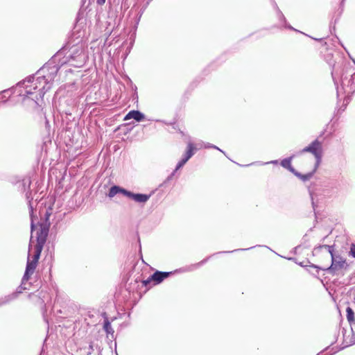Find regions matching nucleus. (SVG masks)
Wrapping results in <instances>:
<instances>
[{"label":"nucleus","instance_id":"nucleus-1","mask_svg":"<svg viewBox=\"0 0 355 355\" xmlns=\"http://www.w3.org/2000/svg\"><path fill=\"white\" fill-rule=\"evenodd\" d=\"M58 70V65L51 62L46 63L35 75L29 76L16 86L1 92L0 103L6 102L12 94H16L22 97L23 101L30 98L38 105L39 101L42 100L45 93L51 88Z\"/></svg>","mask_w":355,"mask_h":355},{"label":"nucleus","instance_id":"nucleus-11","mask_svg":"<svg viewBox=\"0 0 355 355\" xmlns=\"http://www.w3.org/2000/svg\"><path fill=\"white\" fill-rule=\"evenodd\" d=\"M150 196V195H147V194L134 193L131 192L129 198L132 199L133 200H135L137 202L145 203L149 200Z\"/></svg>","mask_w":355,"mask_h":355},{"label":"nucleus","instance_id":"nucleus-9","mask_svg":"<svg viewBox=\"0 0 355 355\" xmlns=\"http://www.w3.org/2000/svg\"><path fill=\"white\" fill-rule=\"evenodd\" d=\"M135 119L137 122H140L145 119V115L139 110H131L124 117V121Z\"/></svg>","mask_w":355,"mask_h":355},{"label":"nucleus","instance_id":"nucleus-7","mask_svg":"<svg viewBox=\"0 0 355 355\" xmlns=\"http://www.w3.org/2000/svg\"><path fill=\"white\" fill-rule=\"evenodd\" d=\"M196 148L193 144L189 142L187 144V151L184 154L182 158L179 161L177 164L176 167L173 172L167 178L166 181H169L172 179L173 176L175 175L177 171L181 168L188 161L189 159L194 155L195 150Z\"/></svg>","mask_w":355,"mask_h":355},{"label":"nucleus","instance_id":"nucleus-29","mask_svg":"<svg viewBox=\"0 0 355 355\" xmlns=\"http://www.w3.org/2000/svg\"><path fill=\"white\" fill-rule=\"evenodd\" d=\"M89 348H90L91 349H92V345H89Z\"/></svg>","mask_w":355,"mask_h":355},{"label":"nucleus","instance_id":"nucleus-12","mask_svg":"<svg viewBox=\"0 0 355 355\" xmlns=\"http://www.w3.org/2000/svg\"><path fill=\"white\" fill-rule=\"evenodd\" d=\"M295 155H293L288 158H285L281 162V166L286 169H288L291 173H295V170L291 165V161L294 158Z\"/></svg>","mask_w":355,"mask_h":355},{"label":"nucleus","instance_id":"nucleus-8","mask_svg":"<svg viewBox=\"0 0 355 355\" xmlns=\"http://www.w3.org/2000/svg\"><path fill=\"white\" fill-rule=\"evenodd\" d=\"M173 272H161L156 271L151 276H150L146 280L143 281V284L147 286L150 282H154L155 284L161 283L164 279L168 277Z\"/></svg>","mask_w":355,"mask_h":355},{"label":"nucleus","instance_id":"nucleus-4","mask_svg":"<svg viewBox=\"0 0 355 355\" xmlns=\"http://www.w3.org/2000/svg\"><path fill=\"white\" fill-rule=\"evenodd\" d=\"M335 85H336V92L337 96L341 93H344L347 94L344 101L346 104L349 103L350 101L349 95L353 94L355 92V72L353 74L347 75V74H342L341 76V84L340 87L338 86L337 82L335 80V78L333 77Z\"/></svg>","mask_w":355,"mask_h":355},{"label":"nucleus","instance_id":"nucleus-21","mask_svg":"<svg viewBox=\"0 0 355 355\" xmlns=\"http://www.w3.org/2000/svg\"><path fill=\"white\" fill-rule=\"evenodd\" d=\"M30 184H31V180L29 179H24V180H23V186L24 187L26 186H28V187H29Z\"/></svg>","mask_w":355,"mask_h":355},{"label":"nucleus","instance_id":"nucleus-17","mask_svg":"<svg viewBox=\"0 0 355 355\" xmlns=\"http://www.w3.org/2000/svg\"><path fill=\"white\" fill-rule=\"evenodd\" d=\"M203 147L205 148H212V147H214V144H211L210 143H207V144L199 143V144H196V146H195V148H196V150L202 148Z\"/></svg>","mask_w":355,"mask_h":355},{"label":"nucleus","instance_id":"nucleus-25","mask_svg":"<svg viewBox=\"0 0 355 355\" xmlns=\"http://www.w3.org/2000/svg\"><path fill=\"white\" fill-rule=\"evenodd\" d=\"M212 148L214 149H216L219 151H220L221 153H223V154H225V152L223 150H222L221 149H220L218 147H217L216 146L214 145V147H212Z\"/></svg>","mask_w":355,"mask_h":355},{"label":"nucleus","instance_id":"nucleus-24","mask_svg":"<svg viewBox=\"0 0 355 355\" xmlns=\"http://www.w3.org/2000/svg\"><path fill=\"white\" fill-rule=\"evenodd\" d=\"M96 2L98 5H103L105 3V0H96Z\"/></svg>","mask_w":355,"mask_h":355},{"label":"nucleus","instance_id":"nucleus-22","mask_svg":"<svg viewBox=\"0 0 355 355\" xmlns=\"http://www.w3.org/2000/svg\"><path fill=\"white\" fill-rule=\"evenodd\" d=\"M254 247H251V248H245V249H238V250H235V251H239V250H248L250 249H252ZM234 252V250H232V251H228V252H223V253H231V252Z\"/></svg>","mask_w":355,"mask_h":355},{"label":"nucleus","instance_id":"nucleus-14","mask_svg":"<svg viewBox=\"0 0 355 355\" xmlns=\"http://www.w3.org/2000/svg\"><path fill=\"white\" fill-rule=\"evenodd\" d=\"M346 312H347V319L349 321V322L350 323V324H352V322H354V313L353 310L349 306H348L347 308Z\"/></svg>","mask_w":355,"mask_h":355},{"label":"nucleus","instance_id":"nucleus-6","mask_svg":"<svg viewBox=\"0 0 355 355\" xmlns=\"http://www.w3.org/2000/svg\"><path fill=\"white\" fill-rule=\"evenodd\" d=\"M305 153L313 154L316 159L315 168L320 164L322 156V144L318 139L312 141L308 146H306L297 153L301 155Z\"/></svg>","mask_w":355,"mask_h":355},{"label":"nucleus","instance_id":"nucleus-18","mask_svg":"<svg viewBox=\"0 0 355 355\" xmlns=\"http://www.w3.org/2000/svg\"><path fill=\"white\" fill-rule=\"evenodd\" d=\"M277 8H278L277 7ZM277 10H278V12L279 13L280 18L283 19V21H284V22L285 24L284 27L286 28L291 29V30H293L295 31H297L296 29H295L291 25H288V24H286V19H285L284 16L283 15V14L280 12V10L279 9H277Z\"/></svg>","mask_w":355,"mask_h":355},{"label":"nucleus","instance_id":"nucleus-16","mask_svg":"<svg viewBox=\"0 0 355 355\" xmlns=\"http://www.w3.org/2000/svg\"><path fill=\"white\" fill-rule=\"evenodd\" d=\"M293 174L295 175H296L297 177L300 178L303 181H306V180H309L313 175V173H307L305 175H302L301 173H298L296 171H295V173H293Z\"/></svg>","mask_w":355,"mask_h":355},{"label":"nucleus","instance_id":"nucleus-28","mask_svg":"<svg viewBox=\"0 0 355 355\" xmlns=\"http://www.w3.org/2000/svg\"><path fill=\"white\" fill-rule=\"evenodd\" d=\"M252 164H253V163L250 164V165H252ZM245 166H250V164H247V165H245Z\"/></svg>","mask_w":355,"mask_h":355},{"label":"nucleus","instance_id":"nucleus-15","mask_svg":"<svg viewBox=\"0 0 355 355\" xmlns=\"http://www.w3.org/2000/svg\"><path fill=\"white\" fill-rule=\"evenodd\" d=\"M119 188L120 187L116 185L112 186L110 189L108 196L112 198L114 197L116 194L119 193Z\"/></svg>","mask_w":355,"mask_h":355},{"label":"nucleus","instance_id":"nucleus-20","mask_svg":"<svg viewBox=\"0 0 355 355\" xmlns=\"http://www.w3.org/2000/svg\"><path fill=\"white\" fill-rule=\"evenodd\" d=\"M349 254L355 258V244H352L350 247Z\"/></svg>","mask_w":355,"mask_h":355},{"label":"nucleus","instance_id":"nucleus-13","mask_svg":"<svg viewBox=\"0 0 355 355\" xmlns=\"http://www.w3.org/2000/svg\"><path fill=\"white\" fill-rule=\"evenodd\" d=\"M103 329L107 334H113L114 331L112 327L111 323L107 319L104 321Z\"/></svg>","mask_w":355,"mask_h":355},{"label":"nucleus","instance_id":"nucleus-2","mask_svg":"<svg viewBox=\"0 0 355 355\" xmlns=\"http://www.w3.org/2000/svg\"><path fill=\"white\" fill-rule=\"evenodd\" d=\"M26 196L28 200L29 213L31 220V235L29 243L28 260L25 273L22 278V282L28 281L30 279V277L33 274L37 265L43 246L46 243L49 232V228L45 225L42 223H39L38 225L35 224L34 211L31 202L33 198L30 199L28 192L26 193Z\"/></svg>","mask_w":355,"mask_h":355},{"label":"nucleus","instance_id":"nucleus-3","mask_svg":"<svg viewBox=\"0 0 355 355\" xmlns=\"http://www.w3.org/2000/svg\"><path fill=\"white\" fill-rule=\"evenodd\" d=\"M324 248L331 255V264L327 268H322L316 265L311 264L309 266L311 268H316L317 270H327L332 274H337L343 270H346L348 268L349 265L346 261V259L341 257L339 254H336L334 252V245H322L318 247V249ZM318 249L315 248V250Z\"/></svg>","mask_w":355,"mask_h":355},{"label":"nucleus","instance_id":"nucleus-19","mask_svg":"<svg viewBox=\"0 0 355 355\" xmlns=\"http://www.w3.org/2000/svg\"><path fill=\"white\" fill-rule=\"evenodd\" d=\"M119 193H121L123 196H127V197L129 198V196H130V195L131 193V191H128V190H126V189H125L123 188L120 187L119 188Z\"/></svg>","mask_w":355,"mask_h":355},{"label":"nucleus","instance_id":"nucleus-10","mask_svg":"<svg viewBox=\"0 0 355 355\" xmlns=\"http://www.w3.org/2000/svg\"><path fill=\"white\" fill-rule=\"evenodd\" d=\"M22 287L20 286L17 288L15 293H13L10 295H6L4 297L0 299V306L9 303L10 301L16 299L18 296L19 293H21Z\"/></svg>","mask_w":355,"mask_h":355},{"label":"nucleus","instance_id":"nucleus-23","mask_svg":"<svg viewBox=\"0 0 355 355\" xmlns=\"http://www.w3.org/2000/svg\"><path fill=\"white\" fill-rule=\"evenodd\" d=\"M277 163H278L277 160H272V161H270V162H266L265 164H277Z\"/></svg>","mask_w":355,"mask_h":355},{"label":"nucleus","instance_id":"nucleus-30","mask_svg":"<svg viewBox=\"0 0 355 355\" xmlns=\"http://www.w3.org/2000/svg\"><path fill=\"white\" fill-rule=\"evenodd\" d=\"M314 40H320L321 39H317V38H315Z\"/></svg>","mask_w":355,"mask_h":355},{"label":"nucleus","instance_id":"nucleus-5","mask_svg":"<svg viewBox=\"0 0 355 355\" xmlns=\"http://www.w3.org/2000/svg\"><path fill=\"white\" fill-rule=\"evenodd\" d=\"M87 55L84 52L82 46H73L69 50V54L67 57V62L69 65L74 67H83L87 61Z\"/></svg>","mask_w":355,"mask_h":355},{"label":"nucleus","instance_id":"nucleus-27","mask_svg":"<svg viewBox=\"0 0 355 355\" xmlns=\"http://www.w3.org/2000/svg\"><path fill=\"white\" fill-rule=\"evenodd\" d=\"M207 259L202 260L201 262H200V263H198V265H202V264H203L204 263H205V262L207 261Z\"/></svg>","mask_w":355,"mask_h":355},{"label":"nucleus","instance_id":"nucleus-26","mask_svg":"<svg viewBox=\"0 0 355 355\" xmlns=\"http://www.w3.org/2000/svg\"><path fill=\"white\" fill-rule=\"evenodd\" d=\"M310 195H311V199H312V205H313V206L314 207V202H313V193H310Z\"/></svg>","mask_w":355,"mask_h":355}]
</instances>
